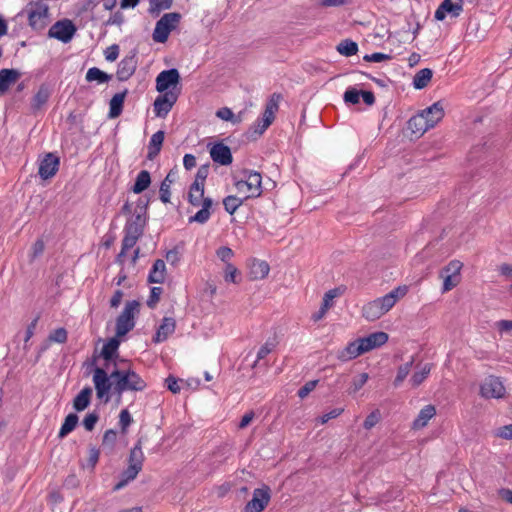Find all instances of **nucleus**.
<instances>
[{
  "label": "nucleus",
  "mask_w": 512,
  "mask_h": 512,
  "mask_svg": "<svg viewBox=\"0 0 512 512\" xmlns=\"http://www.w3.org/2000/svg\"><path fill=\"white\" fill-rule=\"evenodd\" d=\"M113 392L121 396L126 391L139 392L145 390V380L130 367L115 368L111 372Z\"/></svg>",
  "instance_id": "obj_1"
},
{
  "label": "nucleus",
  "mask_w": 512,
  "mask_h": 512,
  "mask_svg": "<svg viewBox=\"0 0 512 512\" xmlns=\"http://www.w3.org/2000/svg\"><path fill=\"white\" fill-rule=\"evenodd\" d=\"M406 292L407 288L405 286H399L385 296L367 303L362 309L363 316L369 321L379 319L387 313Z\"/></svg>",
  "instance_id": "obj_2"
},
{
  "label": "nucleus",
  "mask_w": 512,
  "mask_h": 512,
  "mask_svg": "<svg viewBox=\"0 0 512 512\" xmlns=\"http://www.w3.org/2000/svg\"><path fill=\"white\" fill-rule=\"evenodd\" d=\"M245 179L235 183L238 193L244 194V199L257 198L262 194V177L256 171H244Z\"/></svg>",
  "instance_id": "obj_3"
},
{
  "label": "nucleus",
  "mask_w": 512,
  "mask_h": 512,
  "mask_svg": "<svg viewBox=\"0 0 512 512\" xmlns=\"http://www.w3.org/2000/svg\"><path fill=\"white\" fill-rule=\"evenodd\" d=\"M181 15L177 12L164 14L157 22L152 34L156 43H165L170 33L177 27Z\"/></svg>",
  "instance_id": "obj_4"
},
{
  "label": "nucleus",
  "mask_w": 512,
  "mask_h": 512,
  "mask_svg": "<svg viewBox=\"0 0 512 512\" xmlns=\"http://www.w3.org/2000/svg\"><path fill=\"white\" fill-rule=\"evenodd\" d=\"M139 302L136 300L128 301L122 313L116 320V335L118 337L126 335L135 326V317L139 312Z\"/></svg>",
  "instance_id": "obj_5"
},
{
  "label": "nucleus",
  "mask_w": 512,
  "mask_h": 512,
  "mask_svg": "<svg viewBox=\"0 0 512 512\" xmlns=\"http://www.w3.org/2000/svg\"><path fill=\"white\" fill-rule=\"evenodd\" d=\"M48 5L42 1L32 2L27 8L29 25L34 30H42L48 23Z\"/></svg>",
  "instance_id": "obj_6"
},
{
  "label": "nucleus",
  "mask_w": 512,
  "mask_h": 512,
  "mask_svg": "<svg viewBox=\"0 0 512 512\" xmlns=\"http://www.w3.org/2000/svg\"><path fill=\"white\" fill-rule=\"evenodd\" d=\"M93 383L98 399L104 400L105 403L110 400V391L113 390V380L111 374L108 375L106 370L96 367L93 371Z\"/></svg>",
  "instance_id": "obj_7"
},
{
  "label": "nucleus",
  "mask_w": 512,
  "mask_h": 512,
  "mask_svg": "<svg viewBox=\"0 0 512 512\" xmlns=\"http://www.w3.org/2000/svg\"><path fill=\"white\" fill-rule=\"evenodd\" d=\"M76 33V27L71 20L65 19L57 21L49 29L48 35L63 43H68Z\"/></svg>",
  "instance_id": "obj_8"
},
{
  "label": "nucleus",
  "mask_w": 512,
  "mask_h": 512,
  "mask_svg": "<svg viewBox=\"0 0 512 512\" xmlns=\"http://www.w3.org/2000/svg\"><path fill=\"white\" fill-rule=\"evenodd\" d=\"M145 224V205L138 206L134 210L133 215L127 220L124 233L141 237Z\"/></svg>",
  "instance_id": "obj_9"
},
{
  "label": "nucleus",
  "mask_w": 512,
  "mask_h": 512,
  "mask_svg": "<svg viewBox=\"0 0 512 512\" xmlns=\"http://www.w3.org/2000/svg\"><path fill=\"white\" fill-rule=\"evenodd\" d=\"M271 495L269 487L257 488L253 491L252 499L245 505V512H261L269 504Z\"/></svg>",
  "instance_id": "obj_10"
},
{
  "label": "nucleus",
  "mask_w": 512,
  "mask_h": 512,
  "mask_svg": "<svg viewBox=\"0 0 512 512\" xmlns=\"http://www.w3.org/2000/svg\"><path fill=\"white\" fill-rule=\"evenodd\" d=\"M180 81V74L177 69L164 70L156 77V89L160 93L172 91Z\"/></svg>",
  "instance_id": "obj_11"
},
{
  "label": "nucleus",
  "mask_w": 512,
  "mask_h": 512,
  "mask_svg": "<svg viewBox=\"0 0 512 512\" xmlns=\"http://www.w3.org/2000/svg\"><path fill=\"white\" fill-rule=\"evenodd\" d=\"M505 393V386L498 377L489 376L481 385V395L485 398L498 399L504 397Z\"/></svg>",
  "instance_id": "obj_12"
},
{
  "label": "nucleus",
  "mask_w": 512,
  "mask_h": 512,
  "mask_svg": "<svg viewBox=\"0 0 512 512\" xmlns=\"http://www.w3.org/2000/svg\"><path fill=\"white\" fill-rule=\"evenodd\" d=\"M178 93L174 91H168L158 96L154 101V111L158 117H166L170 112L173 105L176 103Z\"/></svg>",
  "instance_id": "obj_13"
},
{
  "label": "nucleus",
  "mask_w": 512,
  "mask_h": 512,
  "mask_svg": "<svg viewBox=\"0 0 512 512\" xmlns=\"http://www.w3.org/2000/svg\"><path fill=\"white\" fill-rule=\"evenodd\" d=\"M59 158L54 153H47L40 160L38 174L43 180L52 178L58 171Z\"/></svg>",
  "instance_id": "obj_14"
},
{
  "label": "nucleus",
  "mask_w": 512,
  "mask_h": 512,
  "mask_svg": "<svg viewBox=\"0 0 512 512\" xmlns=\"http://www.w3.org/2000/svg\"><path fill=\"white\" fill-rule=\"evenodd\" d=\"M210 157L223 166L231 164L233 160L230 148L223 143H216L210 148Z\"/></svg>",
  "instance_id": "obj_15"
},
{
  "label": "nucleus",
  "mask_w": 512,
  "mask_h": 512,
  "mask_svg": "<svg viewBox=\"0 0 512 512\" xmlns=\"http://www.w3.org/2000/svg\"><path fill=\"white\" fill-rule=\"evenodd\" d=\"M137 68V58L135 55L126 56L123 58L117 69V78L120 81L128 80L135 72Z\"/></svg>",
  "instance_id": "obj_16"
},
{
  "label": "nucleus",
  "mask_w": 512,
  "mask_h": 512,
  "mask_svg": "<svg viewBox=\"0 0 512 512\" xmlns=\"http://www.w3.org/2000/svg\"><path fill=\"white\" fill-rule=\"evenodd\" d=\"M463 10L461 3H454L452 0H444L435 11V18L439 21L445 19L449 14L452 17H458Z\"/></svg>",
  "instance_id": "obj_17"
},
{
  "label": "nucleus",
  "mask_w": 512,
  "mask_h": 512,
  "mask_svg": "<svg viewBox=\"0 0 512 512\" xmlns=\"http://www.w3.org/2000/svg\"><path fill=\"white\" fill-rule=\"evenodd\" d=\"M364 352H369L385 344L388 340V335L385 332H375L367 337L359 338Z\"/></svg>",
  "instance_id": "obj_18"
},
{
  "label": "nucleus",
  "mask_w": 512,
  "mask_h": 512,
  "mask_svg": "<svg viewBox=\"0 0 512 512\" xmlns=\"http://www.w3.org/2000/svg\"><path fill=\"white\" fill-rule=\"evenodd\" d=\"M176 328V322L172 317H164L153 338L155 343H161L172 335Z\"/></svg>",
  "instance_id": "obj_19"
},
{
  "label": "nucleus",
  "mask_w": 512,
  "mask_h": 512,
  "mask_svg": "<svg viewBox=\"0 0 512 512\" xmlns=\"http://www.w3.org/2000/svg\"><path fill=\"white\" fill-rule=\"evenodd\" d=\"M436 415V408L434 405L429 404L424 406L414 419L411 428L413 430H420L427 426L429 421Z\"/></svg>",
  "instance_id": "obj_20"
},
{
  "label": "nucleus",
  "mask_w": 512,
  "mask_h": 512,
  "mask_svg": "<svg viewBox=\"0 0 512 512\" xmlns=\"http://www.w3.org/2000/svg\"><path fill=\"white\" fill-rule=\"evenodd\" d=\"M433 128L430 126L429 121L423 114V112L413 116L408 121V129L411 130L413 134L423 135L426 131Z\"/></svg>",
  "instance_id": "obj_21"
},
{
  "label": "nucleus",
  "mask_w": 512,
  "mask_h": 512,
  "mask_svg": "<svg viewBox=\"0 0 512 512\" xmlns=\"http://www.w3.org/2000/svg\"><path fill=\"white\" fill-rule=\"evenodd\" d=\"M363 347L359 339L350 342L343 350L339 351L338 359L346 362L364 354Z\"/></svg>",
  "instance_id": "obj_22"
},
{
  "label": "nucleus",
  "mask_w": 512,
  "mask_h": 512,
  "mask_svg": "<svg viewBox=\"0 0 512 512\" xmlns=\"http://www.w3.org/2000/svg\"><path fill=\"white\" fill-rule=\"evenodd\" d=\"M21 76V73L15 69L0 70V94L5 93L9 87L14 84Z\"/></svg>",
  "instance_id": "obj_23"
},
{
  "label": "nucleus",
  "mask_w": 512,
  "mask_h": 512,
  "mask_svg": "<svg viewBox=\"0 0 512 512\" xmlns=\"http://www.w3.org/2000/svg\"><path fill=\"white\" fill-rule=\"evenodd\" d=\"M422 112L432 127H435L436 124L444 117V108L440 102H435Z\"/></svg>",
  "instance_id": "obj_24"
},
{
  "label": "nucleus",
  "mask_w": 512,
  "mask_h": 512,
  "mask_svg": "<svg viewBox=\"0 0 512 512\" xmlns=\"http://www.w3.org/2000/svg\"><path fill=\"white\" fill-rule=\"evenodd\" d=\"M164 138L165 133L161 130L157 131L151 136L148 144V159L153 160L160 153Z\"/></svg>",
  "instance_id": "obj_25"
},
{
  "label": "nucleus",
  "mask_w": 512,
  "mask_h": 512,
  "mask_svg": "<svg viewBox=\"0 0 512 512\" xmlns=\"http://www.w3.org/2000/svg\"><path fill=\"white\" fill-rule=\"evenodd\" d=\"M166 277V265L162 259H157L148 276V280L151 283H163Z\"/></svg>",
  "instance_id": "obj_26"
},
{
  "label": "nucleus",
  "mask_w": 512,
  "mask_h": 512,
  "mask_svg": "<svg viewBox=\"0 0 512 512\" xmlns=\"http://www.w3.org/2000/svg\"><path fill=\"white\" fill-rule=\"evenodd\" d=\"M127 94V90L116 93L110 100L109 103V118L114 119L117 118L123 110V104L125 101V97Z\"/></svg>",
  "instance_id": "obj_27"
},
{
  "label": "nucleus",
  "mask_w": 512,
  "mask_h": 512,
  "mask_svg": "<svg viewBox=\"0 0 512 512\" xmlns=\"http://www.w3.org/2000/svg\"><path fill=\"white\" fill-rule=\"evenodd\" d=\"M93 390L91 387L83 388L74 398L73 407L76 411L81 412L85 410L91 401Z\"/></svg>",
  "instance_id": "obj_28"
},
{
  "label": "nucleus",
  "mask_w": 512,
  "mask_h": 512,
  "mask_svg": "<svg viewBox=\"0 0 512 512\" xmlns=\"http://www.w3.org/2000/svg\"><path fill=\"white\" fill-rule=\"evenodd\" d=\"M119 345L120 342L117 338H111L108 342H106L103 345L101 356L105 360V368H109V364L116 355Z\"/></svg>",
  "instance_id": "obj_29"
},
{
  "label": "nucleus",
  "mask_w": 512,
  "mask_h": 512,
  "mask_svg": "<svg viewBox=\"0 0 512 512\" xmlns=\"http://www.w3.org/2000/svg\"><path fill=\"white\" fill-rule=\"evenodd\" d=\"M201 206L202 208L189 219L190 222L204 224L209 220L211 215L210 209L212 207V199L206 198L205 200H203V205Z\"/></svg>",
  "instance_id": "obj_30"
},
{
  "label": "nucleus",
  "mask_w": 512,
  "mask_h": 512,
  "mask_svg": "<svg viewBox=\"0 0 512 512\" xmlns=\"http://www.w3.org/2000/svg\"><path fill=\"white\" fill-rule=\"evenodd\" d=\"M151 184L150 173L147 170H142L138 173L132 191L136 194L142 193Z\"/></svg>",
  "instance_id": "obj_31"
},
{
  "label": "nucleus",
  "mask_w": 512,
  "mask_h": 512,
  "mask_svg": "<svg viewBox=\"0 0 512 512\" xmlns=\"http://www.w3.org/2000/svg\"><path fill=\"white\" fill-rule=\"evenodd\" d=\"M204 197V186L199 185L198 183H193L190 187L188 200L193 206H201L203 205Z\"/></svg>",
  "instance_id": "obj_32"
},
{
  "label": "nucleus",
  "mask_w": 512,
  "mask_h": 512,
  "mask_svg": "<svg viewBox=\"0 0 512 512\" xmlns=\"http://www.w3.org/2000/svg\"><path fill=\"white\" fill-rule=\"evenodd\" d=\"M274 118L275 113L265 109L261 120H258L253 126L254 133L257 134L258 136L262 135L265 132V130L272 124Z\"/></svg>",
  "instance_id": "obj_33"
},
{
  "label": "nucleus",
  "mask_w": 512,
  "mask_h": 512,
  "mask_svg": "<svg viewBox=\"0 0 512 512\" xmlns=\"http://www.w3.org/2000/svg\"><path fill=\"white\" fill-rule=\"evenodd\" d=\"M129 466L134 467L138 470H142L144 462V453L142 451L140 442H138L130 451L129 455Z\"/></svg>",
  "instance_id": "obj_34"
},
{
  "label": "nucleus",
  "mask_w": 512,
  "mask_h": 512,
  "mask_svg": "<svg viewBox=\"0 0 512 512\" xmlns=\"http://www.w3.org/2000/svg\"><path fill=\"white\" fill-rule=\"evenodd\" d=\"M433 72L429 68L419 70L413 79V85L416 89H423L431 80Z\"/></svg>",
  "instance_id": "obj_35"
},
{
  "label": "nucleus",
  "mask_w": 512,
  "mask_h": 512,
  "mask_svg": "<svg viewBox=\"0 0 512 512\" xmlns=\"http://www.w3.org/2000/svg\"><path fill=\"white\" fill-rule=\"evenodd\" d=\"M111 79V75L103 72L97 67L88 69L86 73V80L88 82L96 81L99 84L106 83Z\"/></svg>",
  "instance_id": "obj_36"
},
{
  "label": "nucleus",
  "mask_w": 512,
  "mask_h": 512,
  "mask_svg": "<svg viewBox=\"0 0 512 512\" xmlns=\"http://www.w3.org/2000/svg\"><path fill=\"white\" fill-rule=\"evenodd\" d=\"M139 238L140 237L125 233L124 238L122 240L121 251L117 256V262L121 264L124 262L123 258L125 257L127 251L135 246Z\"/></svg>",
  "instance_id": "obj_37"
},
{
  "label": "nucleus",
  "mask_w": 512,
  "mask_h": 512,
  "mask_svg": "<svg viewBox=\"0 0 512 512\" xmlns=\"http://www.w3.org/2000/svg\"><path fill=\"white\" fill-rule=\"evenodd\" d=\"M78 420L79 419L76 414H74V413L68 414L64 420V423L62 424V426L60 428L58 436L60 438H64L69 433H71L75 429V427L78 423Z\"/></svg>",
  "instance_id": "obj_38"
},
{
  "label": "nucleus",
  "mask_w": 512,
  "mask_h": 512,
  "mask_svg": "<svg viewBox=\"0 0 512 512\" xmlns=\"http://www.w3.org/2000/svg\"><path fill=\"white\" fill-rule=\"evenodd\" d=\"M50 97V91L48 87L42 85L37 93L32 98V108L33 109H40L49 99Z\"/></svg>",
  "instance_id": "obj_39"
},
{
  "label": "nucleus",
  "mask_w": 512,
  "mask_h": 512,
  "mask_svg": "<svg viewBox=\"0 0 512 512\" xmlns=\"http://www.w3.org/2000/svg\"><path fill=\"white\" fill-rule=\"evenodd\" d=\"M140 471L141 470H138L128 465L127 469L123 471L121 475V480L115 485L114 490L118 491L124 488L130 481L134 480L137 477Z\"/></svg>",
  "instance_id": "obj_40"
},
{
  "label": "nucleus",
  "mask_w": 512,
  "mask_h": 512,
  "mask_svg": "<svg viewBox=\"0 0 512 512\" xmlns=\"http://www.w3.org/2000/svg\"><path fill=\"white\" fill-rule=\"evenodd\" d=\"M173 182H174V176L170 172L167 174V176L164 178V180L162 181V183L160 185V191H159L160 192V200L163 203L170 202V196H171L170 187Z\"/></svg>",
  "instance_id": "obj_41"
},
{
  "label": "nucleus",
  "mask_w": 512,
  "mask_h": 512,
  "mask_svg": "<svg viewBox=\"0 0 512 512\" xmlns=\"http://www.w3.org/2000/svg\"><path fill=\"white\" fill-rule=\"evenodd\" d=\"M269 265L265 261H254L251 265V275L254 279H263L269 273Z\"/></svg>",
  "instance_id": "obj_42"
},
{
  "label": "nucleus",
  "mask_w": 512,
  "mask_h": 512,
  "mask_svg": "<svg viewBox=\"0 0 512 512\" xmlns=\"http://www.w3.org/2000/svg\"><path fill=\"white\" fill-rule=\"evenodd\" d=\"M245 200L246 199H244V197L229 195L224 198L223 205L226 212H228L230 215H233Z\"/></svg>",
  "instance_id": "obj_43"
},
{
  "label": "nucleus",
  "mask_w": 512,
  "mask_h": 512,
  "mask_svg": "<svg viewBox=\"0 0 512 512\" xmlns=\"http://www.w3.org/2000/svg\"><path fill=\"white\" fill-rule=\"evenodd\" d=\"M173 0H150L149 1V13L158 16L161 11L170 9L172 7Z\"/></svg>",
  "instance_id": "obj_44"
},
{
  "label": "nucleus",
  "mask_w": 512,
  "mask_h": 512,
  "mask_svg": "<svg viewBox=\"0 0 512 512\" xmlns=\"http://www.w3.org/2000/svg\"><path fill=\"white\" fill-rule=\"evenodd\" d=\"M336 49L341 55L349 57L358 52V45L356 42L346 39L341 41Z\"/></svg>",
  "instance_id": "obj_45"
},
{
  "label": "nucleus",
  "mask_w": 512,
  "mask_h": 512,
  "mask_svg": "<svg viewBox=\"0 0 512 512\" xmlns=\"http://www.w3.org/2000/svg\"><path fill=\"white\" fill-rule=\"evenodd\" d=\"M431 364L427 363L421 367L419 371H416L411 379L410 383L413 387L419 386L428 377L431 371Z\"/></svg>",
  "instance_id": "obj_46"
},
{
  "label": "nucleus",
  "mask_w": 512,
  "mask_h": 512,
  "mask_svg": "<svg viewBox=\"0 0 512 512\" xmlns=\"http://www.w3.org/2000/svg\"><path fill=\"white\" fill-rule=\"evenodd\" d=\"M414 363V358L412 357L410 361L406 362L405 364L401 365L397 370V375L394 379V386L399 387L402 382L405 380V378L409 375L412 365Z\"/></svg>",
  "instance_id": "obj_47"
},
{
  "label": "nucleus",
  "mask_w": 512,
  "mask_h": 512,
  "mask_svg": "<svg viewBox=\"0 0 512 512\" xmlns=\"http://www.w3.org/2000/svg\"><path fill=\"white\" fill-rule=\"evenodd\" d=\"M443 279V292H448L456 287L460 283V275H444V273L440 274Z\"/></svg>",
  "instance_id": "obj_48"
},
{
  "label": "nucleus",
  "mask_w": 512,
  "mask_h": 512,
  "mask_svg": "<svg viewBox=\"0 0 512 512\" xmlns=\"http://www.w3.org/2000/svg\"><path fill=\"white\" fill-rule=\"evenodd\" d=\"M216 116L224 121H231L232 123L236 124V123H240L241 122V118H240V115H238L237 117L234 115V113L232 112V110L230 108H227V107H224V108H221L219 109L217 112H216Z\"/></svg>",
  "instance_id": "obj_49"
},
{
  "label": "nucleus",
  "mask_w": 512,
  "mask_h": 512,
  "mask_svg": "<svg viewBox=\"0 0 512 512\" xmlns=\"http://www.w3.org/2000/svg\"><path fill=\"white\" fill-rule=\"evenodd\" d=\"M369 375L367 373H361L357 377H355L351 383V387L349 389V393L353 394L359 391L368 381Z\"/></svg>",
  "instance_id": "obj_50"
},
{
  "label": "nucleus",
  "mask_w": 512,
  "mask_h": 512,
  "mask_svg": "<svg viewBox=\"0 0 512 512\" xmlns=\"http://www.w3.org/2000/svg\"><path fill=\"white\" fill-rule=\"evenodd\" d=\"M238 269L231 263H227L224 269V279L227 282L238 283Z\"/></svg>",
  "instance_id": "obj_51"
},
{
  "label": "nucleus",
  "mask_w": 512,
  "mask_h": 512,
  "mask_svg": "<svg viewBox=\"0 0 512 512\" xmlns=\"http://www.w3.org/2000/svg\"><path fill=\"white\" fill-rule=\"evenodd\" d=\"M462 263L458 260H452L449 264L441 271L444 275H460L462 269Z\"/></svg>",
  "instance_id": "obj_52"
},
{
  "label": "nucleus",
  "mask_w": 512,
  "mask_h": 512,
  "mask_svg": "<svg viewBox=\"0 0 512 512\" xmlns=\"http://www.w3.org/2000/svg\"><path fill=\"white\" fill-rule=\"evenodd\" d=\"M340 295V289L335 288L331 289L328 292L324 294L322 307L326 308L327 310L332 307L334 298L338 297Z\"/></svg>",
  "instance_id": "obj_53"
},
{
  "label": "nucleus",
  "mask_w": 512,
  "mask_h": 512,
  "mask_svg": "<svg viewBox=\"0 0 512 512\" xmlns=\"http://www.w3.org/2000/svg\"><path fill=\"white\" fill-rule=\"evenodd\" d=\"M361 92L355 88H348L344 93L346 103L357 104L360 101Z\"/></svg>",
  "instance_id": "obj_54"
},
{
  "label": "nucleus",
  "mask_w": 512,
  "mask_h": 512,
  "mask_svg": "<svg viewBox=\"0 0 512 512\" xmlns=\"http://www.w3.org/2000/svg\"><path fill=\"white\" fill-rule=\"evenodd\" d=\"M381 419L380 411L374 410L371 412L365 419L363 426L365 429L369 430L373 428Z\"/></svg>",
  "instance_id": "obj_55"
},
{
  "label": "nucleus",
  "mask_w": 512,
  "mask_h": 512,
  "mask_svg": "<svg viewBox=\"0 0 512 512\" xmlns=\"http://www.w3.org/2000/svg\"><path fill=\"white\" fill-rule=\"evenodd\" d=\"M216 255L222 262L227 264L230 263V260L234 256V252L231 248L223 246L217 249Z\"/></svg>",
  "instance_id": "obj_56"
},
{
  "label": "nucleus",
  "mask_w": 512,
  "mask_h": 512,
  "mask_svg": "<svg viewBox=\"0 0 512 512\" xmlns=\"http://www.w3.org/2000/svg\"><path fill=\"white\" fill-rule=\"evenodd\" d=\"M45 249V244L42 239H38L31 247L30 260L33 261L42 255Z\"/></svg>",
  "instance_id": "obj_57"
},
{
  "label": "nucleus",
  "mask_w": 512,
  "mask_h": 512,
  "mask_svg": "<svg viewBox=\"0 0 512 512\" xmlns=\"http://www.w3.org/2000/svg\"><path fill=\"white\" fill-rule=\"evenodd\" d=\"M132 417L127 409H123L119 415V425L123 433L126 432L129 425L132 423Z\"/></svg>",
  "instance_id": "obj_58"
},
{
  "label": "nucleus",
  "mask_w": 512,
  "mask_h": 512,
  "mask_svg": "<svg viewBox=\"0 0 512 512\" xmlns=\"http://www.w3.org/2000/svg\"><path fill=\"white\" fill-rule=\"evenodd\" d=\"M49 340L56 343H64L67 340V331L64 328H58L49 335Z\"/></svg>",
  "instance_id": "obj_59"
},
{
  "label": "nucleus",
  "mask_w": 512,
  "mask_h": 512,
  "mask_svg": "<svg viewBox=\"0 0 512 512\" xmlns=\"http://www.w3.org/2000/svg\"><path fill=\"white\" fill-rule=\"evenodd\" d=\"M209 174V165H202L198 168L196 177L193 183H198L201 186L205 185V180Z\"/></svg>",
  "instance_id": "obj_60"
},
{
  "label": "nucleus",
  "mask_w": 512,
  "mask_h": 512,
  "mask_svg": "<svg viewBox=\"0 0 512 512\" xmlns=\"http://www.w3.org/2000/svg\"><path fill=\"white\" fill-rule=\"evenodd\" d=\"M343 411H344L343 408H334L331 411H329L328 413H325L322 416H320L318 418V422L320 424H325L329 420L337 418L338 416H340L343 413Z\"/></svg>",
  "instance_id": "obj_61"
},
{
  "label": "nucleus",
  "mask_w": 512,
  "mask_h": 512,
  "mask_svg": "<svg viewBox=\"0 0 512 512\" xmlns=\"http://www.w3.org/2000/svg\"><path fill=\"white\" fill-rule=\"evenodd\" d=\"M99 419V416L97 413H89L85 416L83 420V426L87 431H92Z\"/></svg>",
  "instance_id": "obj_62"
},
{
  "label": "nucleus",
  "mask_w": 512,
  "mask_h": 512,
  "mask_svg": "<svg viewBox=\"0 0 512 512\" xmlns=\"http://www.w3.org/2000/svg\"><path fill=\"white\" fill-rule=\"evenodd\" d=\"M162 288L161 287H153L151 289V292H150V297L149 299L147 300V305L150 307V308H154L155 305L157 304V302L159 301L160 299V296L162 294Z\"/></svg>",
  "instance_id": "obj_63"
},
{
  "label": "nucleus",
  "mask_w": 512,
  "mask_h": 512,
  "mask_svg": "<svg viewBox=\"0 0 512 512\" xmlns=\"http://www.w3.org/2000/svg\"><path fill=\"white\" fill-rule=\"evenodd\" d=\"M280 99H281V95L274 93L268 100L265 109L276 113L279 109Z\"/></svg>",
  "instance_id": "obj_64"
}]
</instances>
